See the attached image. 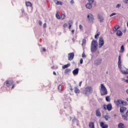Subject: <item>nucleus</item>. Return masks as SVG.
Wrapping results in <instances>:
<instances>
[{"label": "nucleus", "mask_w": 128, "mask_h": 128, "mask_svg": "<svg viewBox=\"0 0 128 128\" xmlns=\"http://www.w3.org/2000/svg\"><path fill=\"white\" fill-rule=\"evenodd\" d=\"M60 18H61V20H64V18H66V14H62L60 17Z\"/></svg>", "instance_id": "30"}, {"label": "nucleus", "mask_w": 128, "mask_h": 128, "mask_svg": "<svg viewBox=\"0 0 128 128\" xmlns=\"http://www.w3.org/2000/svg\"><path fill=\"white\" fill-rule=\"evenodd\" d=\"M104 44V38L102 37H100L99 38L98 48H102Z\"/></svg>", "instance_id": "5"}, {"label": "nucleus", "mask_w": 128, "mask_h": 128, "mask_svg": "<svg viewBox=\"0 0 128 128\" xmlns=\"http://www.w3.org/2000/svg\"><path fill=\"white\" fill-rule=\"evenodd\" d=\"M74 92L75 94H80V91L78 90V88L77 87L74 88Z\"/></svg>", "instance_id": "17"}, {"label": "nucleus", "mask_w": 128, "mask_h": 128, "mask_svg": "<svg viewBox=\"0 0 128 128\" xmlns=\"http://www.w3.org/2000/svg\"><path fill=\"white\" fill-rule=\"evenodd\" d=\"M104 118L106 120H108L110 118V116L108 115V114H107L106 115L104 116Z\"/></svg>", "instance_id": "25"}, {"label": "nucleus", "mask_w": 128, "mask_h": 128, "mask_svg": "<svg viewBox=\"0 0 128 128\" xmlns=\"http://www.w3.org/2000/svg\"><path fill=\"white\" fill-rule=\"evenodd\" d=\"M122 5H120V4H118L117 6H116V8H120Z\"/></svg>", "instance_id": "42"}, {"label": "nucleus", "mask_w": 128, "mask_h": 128, "mask_svg": "<svg viewBox=\"0 0 128 128\" xmlns=\"http://www.w3.org/2000/svg\"><path fill=\"white\" fill-rule=\"evenodd\" d=\"M89 128H94V122H90L89 124Z\"/></svg>", "instance_id": "22"}, {"label": "nucleus", "mask_w": 128, "mask_h": 128, "mask_svg": "<svg viewBox=\"0 0 128 128\" xmlns=\"http://www.w3.org/2000/svg\"><path fill=\"white\" fill-rule=\"evenodd\" d=\"M62 84H60L58 86V90L59 92H62Z\"/></svg>", "instance_id": "24"}, {"label": "nucleus", "mask_w": 128, "mask_h": 128, "mask_svg": "<svg viewBox=\"0 0 128 128\" xmlns=\"http://www.w3.org/2000/svg\"><path fill=\"white\" fill-rule=\"evenodd\" d=\"M38 24H39L40 26H42V22L40 20L38 21Z\"/></svg>", "instance_id": "45"}, {"label": "nucleus", "mask_w": 128, "mask_h": 128, "mask_svg": "<svg viewBox=\"0 0 128 128\" xmlns=\"http://www.w3.org/2000/svg\"><path fill=\"white\" fill-rule=\"evenodd\" d=\"M68 24L69 25L72 26V20H70L68 22Z\"/></svg>", "instance_id": "38"}, {"label": "nucleus", "mask_w": 128, "mask_h": 128, "mask_svg": "<svg viewBox=\"0 0 128 128\" xmlns=\"http://www.w3.org/2000/svg\"><path fill=\"white\" fill-rule=\"evenodd\" d=\"M98 18L100 20V22H104V18L102 16H98Z\"/></svg>", "instance_id": "20"}, {"label": "nucleus", "mask_w": 128, "mask_h": 128, "mask_svg": "<svg viewBox=\"0 0 128 128\" xmlns=\"http://www.w3.org/2000/svg\"><path fill=\"white\" fill-rule=\"evenodd\" d=\"M116 34L117 36H122V31H120V30H117Z\"/></svg>", "instance_id": "18"}, {"label": "nucleus", "mask_w": 128, "mask_h": 128, "mask_svg": "<svg viewBox=\"0 0 128 128\" xmlns=\"http://www.w3.org/2000/svg\"><path fill=\"white\" fill-rule=\"evenodd\" d=\"M70 120H72V117L70 116Z\"/></svg>", "instance_id": "58"}, {"label": "nucleus", "mask_w": 128, "mask_h": 128, "mask_svg": "<svg viewBox=\"0 0 128 128\" xmlns=\"http://www.w3.org/2000/svg\"><path fill=\"white\" fill-rule=\"evenodd\" d=\"M122 100H118L116 102V104L117 106H120V104H122Z\"/></svg>", "instance_id": "15"}, {"label": "nucleus", "mask_w": 128, "mask_h": 128, "mask_svg": "<svg viewBox=\"0 0 128 128\" xmlns=\"http://www.w3.org/2000/svg\"><path fill=\"white\" fill-rule=\"evenodd\" d=\"M122 106H128V102H126V101L122 100Z\"/></svg>", "instance_id": "28"}, {"label": "nucleus", "mask_w": 128, "mask_h": 128, "mask_svg": "<svg viewBox=\"0 0 128 128\" xmlns=\"http://www.w3.org/2000/svg\"><path fill=\"white\" fill-rule=\"evenodd\" d=\"M126 100H127V102H128V98H127L126 99Z\"/></svg>", "instance_id": "57"}, {"label": "nucleus", "mask_w": 128, "mask_h": 128, "mask_svg": "<svg viewBox=\"0 0 128 128\" xmlns=\"http://www.w3.org/2000/svg\"><path fill=\"white\" fill-rule=\"evenodd\" d=\"M100 92L101 96H106L108 94V90L104 84H100Z\"/></svg>", "instance_id": "2"}, {"label": "nucleus", "mask_w": 128, "mask_h": 128, "mask_svg": "<svg viewBox=\"0 0 128 128\" xmlns=\"http://www.w3.org/2000/svg\"><path fill=\"white\" fill-rule=\"evenodd\" d=\"M14 86H16V84H14L12 85V89L14 88Z\"/></svg>", "instance_id": "51"}, {"label": "nucleus", "mask_w": 128, "mask_h": 128, "mask_svg": "<svg viewBox=\"0 0 128 128\" xmlns=\"http://www.w3.org/2000/svg\"><path fill=\"white\" fill-rule=\"evenodd\" d=\"M76 118H74L72 120V124H74V122H76Z\"/></svg>", "instance_id": "37"}, {"label": "nucleus", "mask_w": 128, "mask_h": 128, "mask_svg": "<svg viewBox=\"0 0 128 128\" xmlns=\"http://www.w3.org/2000/svg\"><path fill=\"white\" fill-rule=\"evenodd\" d=\"M26 6H32V4L30 2H26Z\"/></svg>", "instance_id": "23"}, {"label": "nucleus", "mask_w": 128, "mask_h": 128, "mask_svg": "<svg viewBox=\"0 0 128 128\" xmlns=\"http://www.w3.org/2000/svg\"><path fill=\"white\" fill-rule=\"evenodd\" d=\"M56 18L58 20H60V14H58V12H56Z\"/></svg>", "instance_id": "29"}, {"label": "nucleus", "mask_w": 128, "mask_h": 128, "mask_svg": "<svg viewBox=\"0 0 128 128\" xmlns=\"http://www.w3.org/2000/svg\"><path fill=\"white\" fill-rule=\"evenodd\" d=\"M100 33L98 32L95 35L94 38H98V36H100Z\"/></svg>", "instance_id": "34"}, {"label": "nucleus", "mask_w": 128, "mask_h": 128, "mask_svg": "<svg viewBox=\"0 0 128 128\" xmlns=\"http://www.w3.org/2000/svg\"><path fill=\"white\" fill-rule=\"evenodd\" d=\"M106 74H108V72H106Z\"/></svg>", "instance_id": "59"}, {"label": "nucleus", "mask_w": 128, "mask_h": 128, "mask_svg": "<svg viewBox=\"0 0 128 128\" xmlns=\"http://www.w3.org/2000/svg\"><path fill=\"white\" fill-rule=\"evenodd\" d=\"M53 74H54V76H56V72H54Z\"/></svg>", "instance_id": "52"}, {"label": "nucleus", "mask_w": 128, "mask_h": 128, "mask_svg": "<svg viewBox=\"0 0 128 128\" xmlns=\"http://www.w3.org/2000/svg\"><path fill=\"white\" fill-rule=\"evenodd\" d=\"M124 52V45H122L121 46L120 52Z\"/></svg>", "instance_id": "31"}, {"label": "nucleus", "mask_w": 128, "mask_h": 128, "mask_svg": "<svg viewBox=\"0 0 128 128\" xmlns=\"http://www.w3.org/2000/svg\"><path fill=\"white\" fill-rule=\"evenodd\" d=\"M72 28V25H69V28H68L69 29H70Z\"/></svg>", "instance_id": "54"}, {"label": "nucleus", "mask_w": 128, "mask_h": 128, "mask_svg": "<svg viewBox=\"0 0 128 128\" xmlns=\"http://www.w3.org/2000/svg\"><path fill=\"white\" fill-rule=\"evenodd\" d=\"M56 4H57L58 6H62V2L60 1H57Z\"/></svg>", "instance_id": "32"}, {"label": "nucleus", "mask_w": 128, "mask_h": 128, "mask_svg": "<svg viewBox=\"0 0 128 128\" xmlns=\"http://www.w3.org/2000/svg\"><path fill=\"white\" fill-rule=\"evenodd\" d=\"M120 26H114V28H113V30L114 32H116V30H118V28H120Z\"/></svg>", "instance_id": "26"}, {"label": "nucleus", "mask_w": 128, "mask_h": 128, "mask_svg": "<svg viewBox=\"0 0 128 128\" xmlns=\"http://www.w3.org/2000/svg\"><path fill=\"white\" fill-rule=\"evenodd\" d=\"M74 58V54L73 52L68 54V60H72Z\"/></svg>", "instance_id": "8"}, {"label": "nucleus", "mask_w": 128, "mask_h": 128, "mask_svg": "<svg viewBox=\"0 0 128 128\" xmlns=\"http://www.w3.org/2000/svg\"><path fill=\"white\" fill-rule=\"evenodd\" d=\"M4 84H6V86L8 87L10 86L12 84H14V80H6V82H4Z\"/></svg>", "instance_id": "9"}, {"label": "nucleus", "mask_w": 128, "mask_h": 128, "mask_svg": "<svg viewBox=\"0 0 128 128\" xmlns=\"http://www.w3.org/2000/svg\"><path fill=\"white\" fill-rule=\"evenodd\" d=\"M120 68L122 72L124 74H128V69L126 68L125 67H120L119 68Z\"/></svg>", "instance_id": "6"}, {"label": "nucleus", "mask_w": 128, "mask_h": 128, "mask_svg": "<svg viewBox=\"0 0 128 128\" xmlns=\"http://www.w3.org/2000/svg\"><path fill=\"white\" fill-rule=\"evenodd\" d=\"M67 26H68V24H64L63 26H64V28H66Z\"/></svg>", "instance_id": "47"}, {"label": "nucleus", "mask_w": 128, "mask_h": 128, "mask_svg": "<svg viewBox=\"0 0 128 128\" xmlns=\"http://www.w3.org/2000/svg\"><path fill=\"white\" fill-rule=\"evenodd\" d=\"M43 27L46 28V23H44V24H43Z\"/></svg>", "instance_id": "46"}, {"label": "nucleus", "mask_w": 128, "mask_h": 128, "mask_svg": "<svg viewBox=\"0 0 128 128\" xmlns=\"http://www.w3.org/2000/svg\"><path fill=\"white\" fill-rule=\"evenodd\" d=\"M70 90L71 92H74L72 87L70 86Z\"/></svg>", "instance_id": "41"}, {"label": "nucleus", "mask_w": 128, "mask_h": 128, "mask_svg": "<svg viewBox=\"0 0 128 128\" xmlns=\"http://www.w3.org/2000/svg\"><path fill=\"white\" fill-rule=\"evenodd\" d=\"M88 2L89 4H92V3L94 2V0H88Z\"/></svg>", "instance_id": "36"}, {"label": "nucleus", "mask_w": 128, "mask_h": 128, "mask_svg": "<svg viewBox=\"0 0 128 128\" xmlns=\"http://www.w3.org/2000/svg\"><path fill=\"white\" fill-rule=\"evenodd\" d=\"M116 13H112L110 15V17L111 18V16H116Z\"/></svg>", "instance_id": "39"}, {"label": "nucleus", "mask_w": 128, "mask_h": 128, "mask_svg": "<svg viewBox=\"0 0 128 128\" xmlns=\"http://www.w3.org/2000/svg\"><path fill=\"white\" fill-rule=\"evenodd\" d=\"M82 58H86V54H84V53H83L82 54Z\"/></svg>", "instance_id": "44"}, {"label": "nucleus", "mask_w": 128, "mask_h": 128, "mask_svg": "<svg viewBox=\"0 0 128 128\" xmlns=\"http://www.w3.org/2000/svg\"><path fill=\"white\" fill-rule=\"evenodd\" d=\"M98 42L96 40H93L92 42V44H91V52H96L98 50Z\"/></svg>", "instance_id": "1"}, {"label": "nucleus", "mask_w": 128, "mask_h": 128, "mask_svg": "<svg viewBox=\"0 0 128 128\" xmlns=\"http://www.w3.org/2000/svg\"><path fill=\"white\" fill-rule=\"evenodd\" d=\"M42 49L43 52H46V48H42Z\"/></svg>", "instance_id": "50"}, {"label": "nucleus", "mask_w": 128, "mask_h": 128, "mask_svg": "<svg viewBox=\"0 0 128 128\" xmlns=\"http://www.w3.org/2000/svg\"><path fill=\"white\" fill-rule=\"evenodd\" d=\"M103 108L104 110H108L109 112L112 110V106L110 104H109L108 105L104 104Z\"/></svg>", "instance_id": "4"}, {"label": "nucleus", "mask_w": 128, "mask_h": 128, "mask_svg": "<svg viewBox=\"0 0 128 128\" xmlns=\"http://www.w3.org/2000/svg\"><path fill=\"white\" fill-rule=\"evenodd\" d=\"M82 28H83V26H82V24H80V25L79 26L80 30H82Z\"/></svg>", "instance_id": "43"}, {"label": "nucleus", "mask_w": 128, "mask_h": 128, "mask_svg": "<svg viewBox=\"0 0 128 128\" xmlns=\"http://www.w3.org/2000/svg\"><path fill=\"white\" fill-rule=\"evenodd\" d=\"M118 126L119 128H124V125L122 123H120L118 124Z\"/></svg>", "instance_id": "27"}, {"label": "nucleus", "mask_w": 128, "mask_h": 128, "mask_svg": "<svg viewBox=\"0 0 128 128\" xmlns=\"http://www.w3.org/2000/svg\"><path fill=\"white\" fill-rule=\"evenodd\" d=\"M118 68H122V60L120 56H118Z\"/></svg>", "instance_id": "12"}, {"label": "nucleus", "mask_w": 128, "mask_h": 128, "mask_svg": "<svg viewBox=\"0 0 128 128\" xmlns=\"http://www.w3.org/2000/svg\"><path fill=\"white\" fill-rule=\"evenodd\" d=\"M82 82H80V84H79V86H82Z\"/></svg>", "instance_id": "48"}, {"label": "nucleus", "mask_w": 128, "mask_h": 128, "mask_svg": "<svg viewBox=\"0 0 128 128\" xmlns=\"http://www.w3.org/2000/svg\"><path fill=\"white\" fill-rule=\"evenodd\" d=\"M82 62H84V60H82V58H81L80 60V64H82Z\"/></svg>", "instance_id": "40"}, {"label": "nucleus", "mask_w": 128, "mask_h": 128, "mask_svg": "<svg viewBox=\"0 0 128 128\" xmlns=\"http://www.w3.org/2000/svg\"><path fill=\"white\" fill-rule=\"evenodd\" d=\"M100 126L102 128H108V125L107 124H104L102 122H100Z\"/></svg>", "instance_id": "10"}, {"label": "nucleus", "mask_w": 128, "mask_h": 128, "mask_svg": "<svg viewBox=\"0 0 128 128\" xmlns=\"http://www.w3.org/2000/svg\"><path fill=\"white\" fill-rule=\"evenodd\" d=\"M79 70H80V69L78 68H76V69H74L72 71V74H73L74 76H76V74H78Z\"/></svg>", "instance_id": "11"}, {"label": "nucleus", "mask_w": 128, "mask_h": 128, "mask_svg": "<svg viewBox=\"0 0 128 128\" xmlns=\"http://www.w3.org/2000/svg\"><path fill=\"white\" fill-rule=\"evenodd\" d=\"M126 92L127 94H128V89L127 90H126Z\"/></svg>", "instance_id": "56"}, {"label": "nucleus", "mask_w": 128, "mask_h": 128, "mask_svg": "<svg viewBox=\"0 0 128 128\" xmlns=\"http://www.w3.org/2000/svg\"><path fill=\"white\" fill-rule=\"evenodd\" d=\"M69 66H70V64H65L62 66L63 70H66V68H68Z\"/></svg>", "instance_id": "19"}, {"label": "nucleus", "mask_w": 128, "mask_h": 128, "mask_svg": "<svg viewBox=\"0 0 128 128\" xmlns=\"http://www.w3.org/2000/svg\"><path fill=\"white\" fill-rule=\"evenodd\" d=\"M127 78H128V79L126 80V82H127V83H128V77H127Z\"/></svg>", "instance_id": "53"}, {"label": "nucleus", "mask_w": 128, "mask_h": 128, "mask_svg": "<svg viewBox=\"0 0 128 128\" xmlns=\"http://www.w3.org/2000/svg\"><path fill=\"white\" fill-rule=\"evenodd\" d=\"M70 4H74V0H71Z\"/></svg>", "instance_id": "49"}, {"label": "nucleus", "mask_w": 128, "mask_h": 128, "mask_svg": "<svg viewBox=\"0 0 128 128\" xmlns=\"http://www.w3.org/2000/svg\"><path fill=\"white\" fill-rule=\"evenodd\" d=\"M106 102H110V96H106Z\"/></svg>", "instance_id": "33"}, {"label": "nucleus", "mask_w": 128, "mask_h": 128, "mask_svg": "<svg viewBox=\"0 0 128 128\" xmlns=\"http://www.w3.org/2000/svg\"><path fill=\"white\" fill-rule=\"evenodd\" d=\"M92 4L88 3L86 4V8H88L89 10H90V8H92Z\"/></svg>", "instance_id": "16"}, {"label": "nucleus", "mask_w": 128, "mask_h": 128, "mask_svg": "<svg viewBox=\"0 0 128 128\" xmlns=\"http://www.w3.org/2000/svg\"><path fill=\"white\" fill-rule=\"evenodd\" d=\"M87 18H88L90 22H94V16L92 14H88L87 16Z\"/></svg>", "instance_id": "7"}, {"label": "nucleus", "mask_w": 128, "mask_h": 128, "mask_svg": "<svg viewBox=\"0 0 128 128\" xmlns=\"http://www.w3.org/2000/svg\"><path fill=\"white\" fill-rule=\"evenodd\" d=\"M92 88L91 86H88L85 88V94H92Z\"/></svg>", "instance_id": "3"}, {"label": "nucleus", "mask_w": 128, "mask_h": 128, "mask_svg": "<svg viewBox=\"0 0 128 128\" xmlns=\"http://www.w3.org/2000/svg\"><path fill=\"white\" fill-rule=\"evenodd\" d=\"M96 116H98L99 118L102 116V114H100V109H97L96 110Z\"/></svg>", "instance_id": "13"}, {"label": "nucleus", "mask_w": 128, "mask_h": 128, "mask_svg": "<svg viewBox=\"0 0 128 128\" xmlns=\"http://www.w3.org/2000/svg\"><path fill=\"white\" fill-rule=\"evenodd\" d=\"M86 42V39H83L82 42V46H84V44H85Z\"/></svg>", "instance_id": "35"}, {"label": "nucleus", "mask_w": 128, "mask_h": 128, "mask_svg": "<svg viewBox=\"0 0 128 128\" xmlns=\"http://www.w3.org/2000/svg\"><path fill=\"white\" fill-rule=\"evenodd\" d=\"M72 34H74V30H72Z\"/></svg>", "instance_id": "55"}, {"label": "nucleus", "mask_w": 128, "mask_h": 128, "mask_svg": "<svg viewBox=\"0 0 128 128\" xmlns=\"http://www.w3.org/2000/svg\"><path fill=\"white\" fill-rule=\"evenodd\" d=\"M70 72V69H66L64 72V74H68Z\"/></svg>", "instance_id": "21"}, {"label": "nucleus", "mask_w": 128, "mask_h": 128, "mask_svg": "<svg viewBox=\"0 0 128 128\" xmlns=\"http://www.w3.org/2000/svg\"><path fill=\"white\" fill-rule=\"evenodd\" d=\"M124 112H126V107H120V112L122 113Z\"/></svg>", "instance_id": "14"}]
</instances>
